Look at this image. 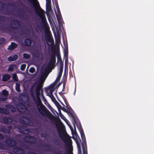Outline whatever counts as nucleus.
<instances>
[{"mask_svg":"<svg viewBox=\"0 0 154 154\" xmlns=\"http://www.w3.org/2000/svg\"><path fill=\"white\" fill-rule=\"evenodd\" d=\"M32 4L34 12L37 14L41 20L42 25L45 28H46L48 24L45 14V11L41 8L37 0H28Z\"/></svg>","mask_w":154,"mask_h":154,"instance_id":"1","label":"nucleus"},{"mask_svg":"<svg viewBox=\"0 0 154 154\" xmlns=\"http://www.w3.org/2000/svg\"><path fill=\"white\" fill-rule=\"evenodd\" d=\"M32 101H34V104L36 106L38 112L41 115L45 116L48 118L50 117V112L46 107L42 104L41 98L38 97V94L36 99L33 100Z\"/></svg>","mask_w":154,"mask_h":154,"instance_id":"2","label":"nucleus"},{"mask_svg":"<svg viewBox=\"0 0 154 154\" xmlns=\"http://www.w3.org/2000/svg\"><path fill=\"white\" fill-rule=\"evenodd\" d=\"M42 85L41 82L37 85L35 82L32 85L30 88V92L32 100L36 99L37 94L38 97H40V91L42 90Z\"/></svg>","mask_w":154,"mask_h":154,"instance_id":"3","label":"nucleus"},{"mask_svg":"<svg viewBox=\"0 0 154 154\" xmlns=\"http://www.w3.org/2000/svg\"><path fill=\"white\" fill-rule=\"evenodd\" d=\"M33 10L32 8H30L26 6L23 5L21 9L19 10L21 18L26 21L28 20L30 16L32 14Z\"/></svg>","mask_w":154,"mask_h":154,"instance_id":"4","label":"nucleus"},{"mask_svg":"<svg viewBox=\"0 0 154 154\" xmlns=\"http://www.w3.org/2000/svg\"><path fill=\"white\" fill-rule=\"evenodd\" d=\"M67 113L72 118V123L73 125L74 128L75 129H76V127L75 125H76L78 129L79 130V129H81L82 128V126H81V125L80 122V126H79L78 125V119L76 117L75 115L72 112L70 111V110H69V111H68V112H67Z\"/></svg>","mask_w":154,"mask_h":154,"instance_id":"5","label":"nucleus"},{"mask_svg":"<svg viewBox=\"0 0 154 154\" xmlns=\"http://www.w3.org/2000/svg\"><path fill=\"white\" fill-rule=\"evenodd\" d=\"M67 113L72 118V123L73 125L74 128L75 129H76V127L75 125H76L78 129L79 130V129H81L82 128V126H81V125L80 122V126H79L78 125V119L76 117L75 115L72 112L70 111V110H69V111H68V112H67Z\"/></svg>","mask_w":154,"mask_h":154,"instance_id":"6","label":"nucleus"},{"mask_svg":"<svg viewBox=\"0 0 154 154\" xmlns=\"http://www.w3.org/2000/svg\"><path fill=\"white\" fill-rule=\"evenodd\" d=\"M56 62V58L55 55L54 54H51L50 61L48 64V66L51 68L54 67V64Z\"/></svg>","mask_w":154,"mask_h":154,"instance_id":"7","label":"nucleus"},{"mask_svg":"<svg viewBox=\"0 0 154 154\" xmlns=\"http://www.w3.org/2000/svg\"><path fill=\"white\" fill-rule=\"evenodd\" d=\"M23 140L25 142L30 143H35L36 141L35 137L29 135L24 136Z\"/></svg>","mask_w":154,"mask_h":154,"instance_id":"8","label":"nucleus"},{"mask_svg":"<svg viewBox=\"0 0 154 154\" xmlns=\"http://www.w3.org/2000/svg\"><path fill=\"white\" fill-rule=\"evenodd\" d=\"M58 134L61 139L64 140L66 143L67 142L69 144L72 143V141L70 138L69 137H66L61 131H58Z\"/></svg>","mask_w":154,"mask_h":154,"instance_id":"9","label":"nucleus"},{"mask_svg":"<svg viewBox=\"0 0 154 154\" xmlns=\"http://www.w3.org/2000/svg\"><path fill=\"white\" fill-rule=\"evenodd\" d=\"M11 28L14 29H18L21 27L19 22L16 20H12L11 23Z\"/></svg>","mask_w":154,"mask_h":154,"instance_id":"10","label":"nucleus"},{"mask_svg":"<svg viewBox=\"0 0 154 154\" xmlns=\"http://www.w3.org/2000/svg\"><path fill=\"white\" fill-rule=\"evenodd\" d=\"M12 151L15 154H24L25 153L24 149L18 147H14Z\"/></svg>","mask_w":154,"mask_h":154,"instance_id":"11","label":"nucleus"},{"mask_svg":"<svg viewBox=\"0 0 154 154\" xmlns=\"http://www.w3.org/2000/svg\"><path fill=\"white\" fill-rule=\"evenodd\" d=\"M5 142L7 145L10 146H14L17 144V142L15 140L10 138L6 139Z\"/></svg>","mask_w":154,"mask_h":154,"instance_id":"12","label":"nucleus"},{"mask_svg":"<svg viewBox=\"0 0 154 154\" xmlns=\"http://www.w3.org/2000/svg\"><path fill=\"white\" fill-rule=\"evenodd\" d=\"M18 129L19 132L22 134H25L26 132L27 133L29 131V129L26 126L23 125L20 126Z\"/></svg>","mask_w":154,"mask_h":154,"instance_id":"13","label":"nucleus"},{"mask_svg":"<svg viewBox=\"0 0 154 154\" xmlns=\"http://www.w3.org/2000/svg\"><path fill=\"white\" fill-rule=\"evenodd\" d=\"M11 128V126H8V128H6L5 127L2 126L0 127V131L5 134H9L10 132V130Z\"/></svg>","mask_w":154,"mask_h":154,"instance_id":"14","label":"nucleus"},{"mask_svg":"<svg viewBox=\"0 0 154 154\" xmlns=\"http://www.w3.org/2000/svg\"><path fill=\"white\" fill-rule=\"evenodd\" d=\"M19 110V112L23 114H24L26 111V107L23 103H20L18 104Z\"/></svg>","mask_w":154,"mask_h":154,"instance_id":"15","label":"nucleus"},{"mask_svg":"<svg viewBox=\"0 0 154 154\" xmlns=\"http://www.w3.org/2000/svg\"><path fill=\"white\" fill-rule=\"evenodd\" d=\"M13 120V119L10 117H5L3 118V121L5 124H12Z\"/></svg>","mask_w":154,"mask_h":154,"instance_id":"16","label":"nucleus"},{"mask_svg":"<svg viewBox=\"0 0 154 154\" xmlns=\"http://www.w3.org/2000/svg\"><path fill=\"white\" fill-rule=\"evenodd\" d=\"M49 69V67L48 66L45 67V68H43L42 70L41 74L42 77H47L48 75L47 73Z\"/></svg>","mask_w":154,"mask_h":154,"instance_id":"17","label":"nucleus"},{"mask_svg":"<svg viewBox=\"0 0 154 154\" xmlns=\"http://www.w3.org/2000/svg\"><path fill=\"white\" fill-rule=\"evenodd\" d=\"M5 107L7 109H9L11 112L14 113L16 112V109L12 105L10 104H7Z\"/></svg>","mask_w":154,"mask_h":154,"instance_id":"18","label":"nucleus"},{"mask_svg":"<svg viewBox=\"0 0 154 154\" xmlns=\"http://www.w3.org/2000/svg\"><path fill=\"white\" fill-rule=\"evenodd\" d=\"M80 133L82 141V145H85V146L86 147L87 146V143L86 142V138L83 130H82V131H80Z\"/></svg>","mask_w":154,"mask_h":154,"instance_id":"19","label":"nucleus"},{"mask_svg":"<svg viewBox=\"0 0 154 154\" xmlns=\"http://www.w3.org/2000/svg\"><path fill=\"white\" fill-rule=\"evenodd\" d=\"M20 121L22 124L26 125H28L29 124V120L27 117L23 116L21 118Z\"/></svg>","mask_w":154,"mask_h":154,"instance_id":"20","label":"nucleus"},{"mask_svg":"<svg viewBox=\"0 0 154 154\" xmlns=\"http://www.w3.org/2000/svg\"><path fill=\"white\" fill-rule=\"evenodd\" d=\"M17 44L14 42H12L10 45L9 46L8 49L9 50H12L17 47Z\"/></svg>","mask_w":154,"mask_h":154,"instance_id":"21","label":"nucleus"},{"mask_svg":"<svg viewBox=\"0 0 154 154\" xmlns=\"http://www.w3.org/2000/svg\"><path fill=\"white\" fill-rule=\"evenodd\" d=\"M54 154H67L66 151L64 149L60 150L59 148L56 150L54 151Z\"/></svg>","mask_w":154,"mask_h":154,"instance_id":"22","label":"nucleus"},{"mask_svg":"<svg viewBox=\"0 0 154 154\" xmlns=\"http://www.w3.org/2000/svg\"><path fill=\"white\" fill-rule=\"evenodd\" d=\"M46 8L47 10L50 11L52 10L51 4V0H46Z\"/></svg>","mask_w":154,"mask_h":154,"instance_id":"23","label":"nucleus"},{"mask_svg":"<svg viewBox=\"0 0 154 154\" xmlns=\"http://www.w3.org/2000/svg\"><path fill=\"white\" fill-rule=\"evenodd\" d=\"M11 78V76L8 74H5L2 77V81L3 82H6L10 79Z\"/></svg>","mask_w":154,"mask_h":154,"instance_id":"24","label":"nucleus"},{"mask_svg":"<svg viewBox=\"0 0 154 154\" xmlns=\"http://www.w3.org/2000/svg\"><path fill=\"white\" fill-rule=\"evenodd\" d=\"M10 29L9 26H4L3 25H0V30L2 31H9Z\"/></svg>","mask_w":154,"mask_h":154,"instance_id":"25","label":"nucleus"},{"mask_svg":"<svg viewBox=\"0 0 154 154\" xmlns=\"http://www.w3.org/2000/svg\"><path fill=\"white\" fill-rule=\"evenodd\" d=\"M32 43L31 40L29 38H26L24 40L25 44L26 46H30L31 45Z\"/></svg>","mask_w":154,"mask_h":154,"instance_id":"26","label":"nucleus"},{"mask_svg":"<svg viewBox=\"0 0 154 154\" xmlns=\"http://www.w3.org/2000/svg\"><path fill=\"white\" fill-rule=\"evenodd\" d=\"M0 113L5 114H9V112L7 109L0 107Z\"/></svg>","mask_w":154,"mask_h":154,"instance_id":"27","label":"nucleus"},{"mask_svg":"<svg viewBox=\"0 0 154 154\" xmlns=\"http://www.w3.org/2000/svg\"><path fill=\"white\" fill-rule=\"evenodd\" d=\"M18 58V56L17 54H15L12 57H9L8 58V60L10 61H14L16 60Z\"/></svg>","mask_w":154,"mask_h":154,"instance_id":"28","label":"nucleus"},{"mask_svg":"<svg viewBox=\"0 0 154 154\" xmlns=\"http://www.w3.org/2000/svg\"><path fill=\"white\" fill-rule=\"evenodd\" d=\"M52 141L56 146H59L60 144V142L57 137H54L52 139Z\"/></svg>","mask_w":154,"mask_h":154,"instance_id":"29","label":"nucleus"},{"mask_svg":"<svg viewBox=\"0 0 154 154\" xmlns=\"http://www.w3.org/2000/svg\"><path fill=\"white\" fill-rule=\"evenodd\" d=\"M5 4L4 2L0 1V11L3 10L5 8Z\"/></svg>","mask_w":154,"mask_h":154,"instance_id":"30","label":"nucleus"},{"mask_svg":"<svg viewBox=\"0 0 154 154\" xmlns=\"http://www.w3.org/2000/svg\"><path fill=\"white\" fill-rule=\"evenodd\" d=\"M7 98L2 93H0V100L1 101H5L7 100Z\"/></svg>","mask_w":154,"mask_h":154,"instance_id":"31","label":"nucleus"},{"mask_svg":"<svg viewBox=\"0 0 154 154\" xmlns=\"http://www.w3.org/2000/svg\"><path fill=\"white\" fill-rule=\"evenodd\" d=\"M32 55L35 57L38 58L39 57L40 53L38 51L36 50L32 53Z\"/></svg>","mask_w":154,"mask_h":154,"instance_id":"32","label":"nucleus"},{"mask_svg":"<svg viewBox=\"0 0 154 154\" xmlns=\"http://www.w3.org/2000/svg\"><path fill=\"white\" fill-rule=\"evenodd\" d=\"M82 146L83 151V154H88L87 146L85 147V145H82Z\"/></svg>","mask_w":154,"mask_h":154,"instance_id":"33","label":"nucleus"},{"mask_svg":"<svg viewBox=\"0 0 154 154\" xmlns=\"http://www.w3.org/2000/svg\"><path fill=\"white\" fill-rule=\"evenodd\" d=\"M23 57L26 59H29L30 58V55L27 53H24L23 55Z\"/></svg>","mask_w":154,"mask_h":154,"instance_id":"34","label":"nucleus"},{"mask_svg":"<svg viewBox=\"0 0 154 154\" xmlns=\"http://www.w3.org/2000/svg\"><path fill=\"white\" fill-rule=\"evenodd\" d=\"M2 94L7 97L9 94L8 91L6 89H4L2 91Z\"/></svg>","mask_w":154,"mask_h":154,"instance_id":"35","label":"nucleus"},{"mask_svg":"<svg viewBox=\"0 0 154 154\" xmlns=\"http://www.w3.org/2000/svg\"><path fill=\"white\" fill-rule=\"evenodd\" d=\"M76 143L77 144V148L78 149V152H81V145H80V142L77 140L76 141Z\"/></svg>","mask_w":154,"mask_h":154,"instance_id":"36","label":"nucleus"},{"mask_svg":"<svg viewBox=\"0 0 154 154\" xmlns=\"http://www.w3.org/2000/svg\"><path fill=\"white\" fill-rule=\"evenodd\" d=\"M15 88L16 91L18 92H20V85L18 83H16L15 85Z\"/></svg>","mask_w":154,"mask_h":154,"instance_id":"37","label":"nucleus"},{"mask_svg":"<svg viewBox=\"0 0 154 154\" xmlns=\"http://www.w3.org/2000/svg\"><path fill=\"white\" fill-rule=\"evenodd\" d=\"M12 79L15 82H17L18 80L17 76L15 74L13 75Z\"/></svg>","mask_w":154,"mask_h":154,"instance_id":"38","label":"nucleus"},{"mask_svg":"<svg viewBox=\"0 0 154 154\" xmlns=\"http://www.w3.org/2000/svg\"><path fill=\"white\" fill-rule=\"evenodd\" d=\"M47 91H49V93L50 94V97L51 98H52V97H53V98L54 99V100H56V99L55 98V97H54V96H53V94H52V92L54 91H52V90H47Z\"/></svg>","mask_w":154,"mask_h":154,"instance_id":"39","label":"nucleus"},{"mask_svg":"<svg viewBox=\"0 0 154 154\" xmlns=\"http://www.w3.org/2000/svg\"><path fill=\"white\" fill-rule=\"evenodd\" d=\"M5 39L4 37H1L0 38V45L3 44L5 42Z\"/></svg>","mask_w":154,"mask_h":154,"instance_id":"40","label":"nucleus"},{"mask_svg":"<svg viewBox=\"0 0 154 154\" xmlns=\"http://www.w3.org/2000/svg\"><path fill=\"white\" fill-rule=\"evenodd\" d=\"M45 38L46 40L49 43H51V39L49 36L45 37Z\"/></svg>","mask_w":154,"mask_h":154,"instance_id":"41","label":"nucleus"},{"mask_svg":"<svg viewBox=\"0 0 154 154\" xmlns=\"http://www.w3.org/2000/svg\"><path fill=\"white\" fill-rule=\"evenodd\" d=\"M41 136L42 137H49V135L47 133H42L41 134Z\"/></svg>","mask_w":154,"mask_h":154,"instance_id":"42","label":"nucleus"},{"mask_svg":"<svg viewBox=\"0 0 154 154\" xmlns=\"http://www.w3.org/2000/svg\"><path fill=\"white\" fill-rule=\"evenodd\" d=\"M26 67V65L25 64H22L20 66V69L22 71H23L25 70Z\"/></svg>","mask_w":154,"mask_h":154,"instance_id":"43","label":"nucleus"},{"mask_svg":"<svg viewBox=\"0 0 154 154\" xmlns=\"http://www.w3.org/2000/svg\"><path fill=\"white\" fill-rule=\"evenodd\" d=\"M48 90H52V91H54V86L53 85H51L49 86Z\"/></svg>","mask_w":154,"mask_h":154,"instance_id":"44","label":"nucleus"},{"mask_svg":"<svg viewBox=\"0 0 154 154\" xmlns=\"http://www.w3.org/2000/svg\"><path fill=\"white\" fill-rule=\"evenodd\" d=\"M14 70V67L12 66H10L8 68V71H13Z\"/></svg>","mask_w":154,"mask_h":154,"instance_id":"45","label":"nucleus"},{"mask_svg":"<svg viewBox=\"0 0 154 154\" xmlns=\"http://www.w3.org/2000/svg\"><path fill=\"white\" fill-rule=\"evenodd\" d=\"M5 19L4 17L3 16H0V21H5Z\"/></svg>","mask_w":154,"mask_h":154,"instance_id":"46","label":"nucleus"},{"mask_svg":"<svg viewBox=\"0 0 154 154\" xmlns=\"http://www.w3.org/2000/svg\"><path fill=\"white\" fill-rule=\"evenodd\" d=\"M35 69L34 67H31L29 70V72L31 73H33L35 71Z\"/></svg>","mask_w":154,"mask_h":154,"instance_id":"47","label":"nucleus"},{"mask_svg":"<svg viewBox=\"0 0 154 154\" xmlns=\"http://www.w3.org/2000/svg\"><path fill=\"white\" fill-rule=\"evenodd\" d=\"M56 42L57 43H59L60 42V38L59 37H57L55 38Z\"/></svg>","mask_w":154,"mask_h":154,"instance_id":"48","label":"nucleus"},{"mask_svg":"<svg viewBox=\"0 0 154 154\" xmlns=\"http://www.w3.org/2000/svg\"><path fill=\"white\" fill-rule=\"evenodd\" d=\"M60 64V68H63V61H61L59 63Z\"/></svg>","mask_w":154,"mask_h":154,"instance_id":"49","label":"nucleus"},{"mask_svg":"<svg viewBox=\"0 0 154 154\" xmlns=\"http://www.w3.org/2000/svg\"><path fill=\"white\" fill-rule=\"evenodd\" d=\"M57 61L58 62H60L61 61H62V60L61 59V58L60 56H57Z\"/></svg>","mask_w":154,"mask_h":154,"instance_id":"50","label":"nucleus"},{"mask_svg":"<svg viewBox=\"0 0 154 154\" xmlns=\"http://www.w3.org/2000/svg\"><path fill=\"white\" fill-rule=\"evenodd\" d=\"M62 75L58 74V75L57 78V80H60L62 76Z\"/></svg>","mask_w":154,"mask_h":154,"instance_id":"51","label":"nucleus"},{"mask_svg":"<svg viewBox=\"0 0 154 154\" xmlns=\"http://www.w3.org/2000/svg\"><path fill=\"white\" fill-rule=\"evenodd\" d=\"M63 68H60L58 74L62 75L63 72Z\"/></svg>","mask_w":154,"mask_h":154,"instance_id":"52","label":"nucleus"},{"mask_svg":"<svg viewBox=\"0 0 154 154\" xmlns=\"http://www.w3.org/2000/svg\"><path fill=\"white\" fill-rule=\"evenodd\" d=\"M57 103L59 104V107L58 106L57 108L58 109V110H60V109H61L62 108V106L57 101H56Z\"/></svg>","mask_w":154,"mask_h":154,"instance_id":"53","label":"nucleus"},{"mask_svg":"<svg viewBox=\"0 0 154 154\" xmlns=\"http://www.w3.org/2000/svg\"><path fill=\"white\" fill-rule=\"evenodd\" d=\"M61 109H62L63 111L64 112H66V113H67V112H68V111H67V110H66V108H64V107L63 108V107H62V108Z\"/></svg>","mask_w":154,"mask_h":154,"instance_id":"54","label":"nucleus"},{"mask_svg":"<svg viewBox=\"0 0 154 154\" xmlns=\"http://www.w3.org/2000/svg\"><path fill=\"white\" fill-rule=\"evenodd\" d=\"M4 138V137L0 133V140H2Z\"/></svg>","mask_w":154,"mask_h":154,"instance_id":"55","label":"nucleus"},{"mask_svg":"<svg viewBox=\"0 0 154 154\" xmlns=\"http://www.w3.org/2000/svg\"><path fill=\"white\" fill-rule=\"evenodd\" d=\"M65 65L68 64V57H66V59H65Z\"/></svg>","mask_w":154,"mask_h":154,"instance_id":"56","label":"nucleus"},{"mask_svg":"<svg viewBox=\"0 0 154 154\" xmlns=\"http://www.w3.org/2000/svg\"><path fill=\"white\" fill-rule=\"evenodd\" d=\"M64 57H65V58L66 57H68V54L66 52H65L64 54Z\"/></svg>","mask_w":154,"mask_h":154,"instance_id":"57","label":"nucleus"},{"mask_svg":"<svg viewBox=\"0 0 154 154\" xmlns=\"http://www.w3.org/2000/svg\"><path fill=\"white\" fill-rule=\"evenodd\" d=\"M46 146L48 148V150H49V151H51L52 150L50 148H49V145H48V144H46Z\"/></svg>","mask_w":154,"mask_h":154,"instance_id":"58","label":"nucleus"},{"mask_svg":"<svg viewBox=\"0 0 154 154\" xmlns=\"http://www.w3.org/2000/svg\"><path fill=\"white\" fill-rule=\"evenodd\" d=\"M67 124H68V125L69 126V127L70 128L71 130H72L73 129L72 127L71 126V125L69 123H67Z\"/></svg>","mask_w":154,"mask_h":154,"instance_id":"59","label":"nucleus"},{"mask_svg":"<svg viewBox=\"0 0 154 154\" xmlns=\"http://www.w3.org/2000/svg\"><path fill=\"white\" fill-rule=\"evenodd\" d=\"M29 154H38L37 153H35V152H30Z\"/></svg>","mask_w":154,"mask_h":154,"instance_id":"60","label":"nucleus"},{"mask_svg":"<svg viewBox=\"0 0 154 154\" xmlns=\"http://www.w3.org/2000/svg\"><path fill=\"white\" fill-rule=\"evenodd\" d=\"M59 81H60V80H57V79H56V80L54 82V83H55V82H58Z\"/></svg>","mask_w":154,"mask_h":154,"instance_id":"61","label":"nucleus"},{"mask_svg":"<svg viewBox=\"0 0 154 154\" xmlns=\"http://www.w3.org/2000/svg\"><path fill=\"white\" fill-rule=\"evenodd\" d=\"M56 105L57 107H58V106L59 107V104L57 103V104H56Z\"/></svg>","mask_w":154,"mask_h":154,"instance_id":"62","label":"nucleus"},{"mask_svg":"<svg viewBox=\"0 0 154 154\" xmlns=\"http://www.w3.org/2000/svg\"><path fill=\"white\" fill-rule=\"evenodd\" d=\"M56 105L57 107H58V106L59 107V104L57 103V104H56Z\"/></svg>","mask_w":154,"mask_h":154,"instance_id":"63","label":"nucleus"},{"mask_svg":"<svg viewBox=\"0 0 154 154\" xmlns=\"http://www.w3.org/2000/svg\"><path fill=\"white\" fill-rule=\"evenodd\" d=\"M51 99L53 101H57L56 100H54V99L53 98V97H52V98H51Z\"/></svg>","mask_w":154,"mask_h":154,"instance_id":"64","label":"nucleus"}]
</instances>
